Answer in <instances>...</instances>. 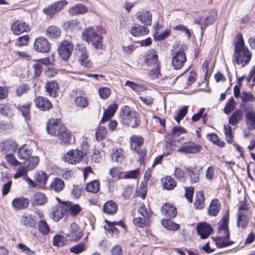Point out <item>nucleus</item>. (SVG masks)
<instances>
[{
    "instance_id": "3",
    "label": "nucleus",
    "mask_w": 255,
    "mask_h": 255,
    "mask_svg": "<svg viewBox=\"0 0 255 255\" xmlns=\"http://www.w3.org/2000/svg\"><path fill=\"white\" fill-rule=\"evenodd\" d=\"M229 215L227 212L221 221V224L219 226L218 231L221 235L215 240L217 246L219 248H224L229 246L233 244V242L230 241V234L228 229V223Z\"/></svg>"
},
{
    "instance_id": "55",
    "label": "nucleus",
    "mask_w": 255,
    "mask_h": 255,
    "mask_svg": "<svg viewBox=\"0 0 255 255\" xmlns=\"http://www.w3.org/2000/svg\"><path fill=\"white\" fill-rule=\"evenodd\" d=\"M43 12L47 15H49L50 17L53 16L55 13L58 12V9L55 3H52L51 5L43 9Z\"/></svg>"
},
{
    "instance_id": "33",
    "label": "nucleus",
    "mask_w": 255,
    "mask_h": 255,
    "mask_svg": "<svg viewBox=\"0 0 255 255\" xmlns=\"http://www.w3.org/2000/svg\"><path fill=\"white\" fill-rule=\"evenodd\" d=\"M118 209L117 204L111 200L107 202L104 205L103 210L105 213L109 215H113L116 213Z\"/></svg>"
},
{
    "instance_id": "59",
    "label": "nucleus",
    "mask_w": 255,
    "mask_h": 255,
    "mask_svg": "<svg viewBox=\"0 0 255 255\" xmlns=\"http://www.w3.org/2000/svg\"><path fill=\"white\" fill-rule=\"evenodd\" d=\"M242 101L244 102H255V97L251 93L243 92L240 96Z\"/></svg>"
},
{
    "instance_id": "51",
    "label": "nucleus",
    "mask_w": 255,
    "mask_h": 255,
    "mask_svg": "<svg viewBox=\"0 0 255 255\" xmlns=\"http://www.w3.org/2000/svg\"><path fill=\"white\" fill-rule=\"evenodd\" d=\"M208 19H210V17L205 13H204L202 15L195 18L194 22L200 25L202 28L203 26L209 24Z\"/></svg>"
},
{
    "instance_id": "48",
    "label": "nucleus",
    "mask_w": 255,
    "mask_h": 255,
    "mask_svg": "<svg viewBox=\"0 0 255 255\" xmlns=\"http://www.w3.org/2000/svg\"><path fill=\"white\" fill-rule=\"evenodd\" d=\"M207 138L212 142L214 144L218 145L220 147H223L225 145V142L219 139L217 134L215 133H209L207 135Z\"/></svg>"
},
{
    "instance_id": "21",
    "label": "nucleus",
    "mask_w": 255,
    "mask_h": 255,
    "mask_svg": "<svg viewBox=\"0 0 255 255\" xmlns=\"http://www.w3.org/2000/svg\"><path fill=\"white\" fill-rule=\"evenodd\" d=\"M51 218L56 222L59 221L64 216L62 206L59 204L53 206L51 209Z\"/></svg>"
},
{
    "instance_id": "37",
    "label": "nucleus",
    "mask_w": 255,
    "mask_h": 255,
    "mask_svg": "<svg viewBox=\"0 0 255 255\" xmlns=\"http://www.w3.org/2000/svg\"><path fill=\"white\" fill-rule=\"evenodd\" d=\"M161 183L163 187L167 190H172L176 185V182L171 176H167L162 178Z\"/></svg>"
},
{
    "instance_id": "39",
    "label": "nucleus",
    "mask_w": 255,
    "mask_h": 255,
    "mask_svg": "<svg viewBox=\"0 0 255 255\" xmlns=\"http://www.w3.org/2000/svg\"><path fill=\"white\" fill-rule=\"evenodd\" d=\"M243 113L240 110H237L229 119V122L233 126L238 124L242 119Z\"/></svg>"
},
{
    "instance_id": "54",
    "label": "nucleus",
    "mask_w": 255,
    "mask_h": 255,
    "mask_svg": "<svg viewBox=\"0 0 255 255\" xmlns=\"http://www.w3.org/2000/svg\"><path fill=\"white\" fill-rule=\"evenodd\" d=\"M83 188L78 185H73V188L71 190V196L73 198L78 199L82 194Z\"/></svg>"
},
{
    "instance_id": "30",
    "label": "nucleus",
    "mask_w": 255,
    "mask_h": 255,
    "mask_svg": "<svg viewBox=\"0 0 255 255\" xmlns=\"http://www.w3.org/2000/svg\"><path fill=\"white\" fill-rule=\"evenodd\" d=\"M221 206L218 200H213L210 203L208 213L210 215L216 216L221 209Z\"/></svg>"
},
{
    "instance_id": "16",
    "label": "nucleus",
    "mask_w": 255,
    "mask_h": 255,
    "mask_svg": "<svg viewBox=\"0 0 255 255\" xmlns=\"http://www.w3.org/2000/svg\"><path fill=\"white\" fill-rule=\"evenodd\" d=\"M198 234L201 239L208 238L211 234L213 229L211 226L206 223H199L196 227Z\"/></svg>"
},
{
    "instance_id": "22",
    "label": "nucleus",
    "mask_w": 255,
    "mask_h": 255,
    "mask_svg": "<svg viewBox=\"0 0 255 255\" xmlns=\"http://www.w3.org/2000/svg\"><path fill=\"white\" fill-rule=\"evenodd\" d=\"M88 11L87 8L81 3L75 4L70 7L68 9V13L71 15H76L78 14H84Z\"/></svg>"
},
{
    "instance_id": "64",
    "label": "nucleus",
    "mask_w": 255,
    "mask_h": 255,
    "mask_svg": "<svg viewBox=\"0 0 255 255\" xmlns=\"http://www.w3.org/2000/svg\"><path fill=\"white\" fill-rule=\"evenodd\" d=\"M82 210V208L78 204H73L69 208V213L72 216L78 215Z\"/></svg>"
},
{
    "instance_id": "14",
    "label": "nucleus",
    "mask_w": 255,
    "mask_h": 255,
    "mask_svg": "<svg viewBox=\"0 0 255 255\" xmlns=\"http://www.w3.org/2000/svg\"><path fill=\"white\" fill-rule=\"evenodd\" d=\"M77 54L79 57V61L82 65L88 68L92 66V63L88 59V55L85 47L79 46L78 50L77 51Z\"/></svg>"
},
{
    "instance_id": "6",
    "label": "nucleus",
    "mask_w": 255,
    "mask_h": 255,
    "mask_svg": "<svg viewBox=\"0 0 255 255\" xmlns=\"http://www.w3.org/2000/svg\"><path fill=\"white\" fill-rule=\"evenodd\" d=\"M143 141V138L139 135H133L129 138L130 148L132 151L139 155L138 161L140 164L144 163V158L146 155V150L141 148Z\"/></svg>"
},
{
    "instance_id": "40",
    "label": "nucleus",
    "mask_w": 255,
    "mask_h": 255,
    "mask_svg": "<svg viewBox=\"0 0 255 255\" xmlns=\"http://www.w3.org/2000/svg\"><path fill=\"white\" fill-rule=\"evenodd\" d=\"M1 181L4 182L2 188V194L5 196L8 194L12 184V181L6 175H3L1 178Z\"/></svg>"
},
{
    "instance_id": "43",
    "label": "nucleus",
    "mask_w": 255,
    "mask_h": 255,
    "mask_svg": "<svg viewBox=\"0 0 255 255\" xmlns=\"http://www.w3.org/2000/svg\"><path fill=\"white\" fill-rule=\"evenodd\" d=\"M100 183L98 180H94L87 183L86 190L88 192L97 193L100 190Z\"/></svg>"
},
{
    "instance_id": "17",
    "label": "nucleus",
    "mask_w": 255,
    "mask_h": 255,
    "mask_svg": "<svg viewBox=\"0 0 255 255\" xmlns=\"http://www.w3.org/2000/svg\"><path fill=\"white\" fill-rule=\"evenodd\" d=\"M144 62L148 66H153L157 63L158 56L153 49H150L145 53Z\"/></svg>"
},
{
    "instance_id": "9",
    "label": "nucleus",
    "mask_w": 255,
    "mask_h": 255,
    "mask_svg": "<svg viewBox=\"0 0 255 255\" xmlns=\"http://www.w3.org/2000/svg\"><path fill=\"white\" fill-rule=\"evenodd\" d=\"M65 234L69 237L71 241L77 242L83 237V233L79 226L73 222L67 227Z\"/></svg>"
},
{
    "instance_id": "24",
    "label": "nucleus",
    "mask_w": 255,
    "mask_h": 255,
    "mask_svg": "<svg viewBox=\"0 0 255 255\" xmlns=\"http://www.w3.org/2000/svg\"><path fill=\"white\" fill-rule=\"evenodd\" d=\"M149 29L142 25L133 26L130 28V33L134 36H141L149 33Z\"/></svg>"
},
{
    "instance_id": "28",
    "label": "nucleus",
    "mask_w": 255,
    "mask_h": 255,
    "mask_svg": "<svg viewBox=\"0 0 255 255\" xmlns=\"http://www.w3.org/2000/svg\"><path fill=\"white\" fill-rule=\"evenodd\" d=\"M18 111L22 114V116L25 121H29L30 119V104H18L17 106Z\"/></svg>"
},
{
    "instance_id": "29",
    "label": "nucleus",
    "mask_w": 255,
    "mask_h": 255,
    "mask_svg": "<svg viewBox=\"0 0 255 255\" xmlns=\"http://www.w3.org/2000/svg\"><path fill=\"white\" fill-rule=\"evenodd\" d=\"M46 35L49 38L57 39L61 35V30L57 26L51 25L46 29Z\"/></svg>"
},
{
    "instance_id": "19",
    "label": "nucleus",
    "mask_w": 255,
    "mask_h": 255,
    "mask_svg": "<svg viewBox=\"0 0 255 255\" xmlns=\"http://www.w3.org/2000/svg\"><path fill=\"white\" fill-rule=\"evenodd\" d=\"M35 104L36 107L42 111H47L52 108V104L49 100L45 97L39 96L35 99Z\"/></svg>"
},
{
    "instance_id": "62",
    "label": "nucleus",
    "mask_w": 255,
    "mask_h": 255,
    "mask_svg": "<svg viewBox=\"0 0 255 255\" xmlns=\"http://www.w3.org/2000/svg\"><path fill=\"white\" fill-rule=\"evenodd\" d=\"M174 175L175 177L181 182H184L185 181V175L184 172L182 169L179 168H175Z\"/></svg>"
},
{
    "instance_id": "57",
    "label": "nucleus",
    "mask_w": 255,
    "mask_h": 255,
    "mask_svg": "<svg viewBox=\"0 0 255 255\" xmlns=\"http://www.w3.org/2000/svg\"><path fill=\"white\" fill-rule=\"evenodd\" d=\"M43 12L47 15H49L50 17L53 16L55 13L58 12V9L55 3H52L51 5L43 9Z\"/></svg>"
},
{
    "instance_id": "25",
    "label": "nucleus",
    "mask_w": 255,
    "mask_h": 255,
    "mask_svg": "<svg viewBox=\"0 0 255 255\" xmlns=\"http://www.w3.org/2000/svg\"><path fill=\"white\" fill-rule=\"evenodd\" d=\"M17 148L16 143L12 140H7L3 142V147L2 151L4 152L6 154L7 153L14 152Z\"/></svg>"
},
{
    "instance_id": "46",
    "label": "nucleus",
    "mask_w": 255,
    "mask_h": 255,
    "mask_svg": "<svg viewBox=\"0 0 255 255\" xmlns=\"http://www.w3.org/2000/svg\"><path fill=\"white\" fill-rule=\"evenodd\" d=\"M161 224L165 228L171 231H177L180 228L178 224L166 219L162 220Z\"/></svg>"
},
{
    "instance_id": "42",
    "label": "nucleus",
    "mask_w": 255,
    "mask_h": 255,
    "mask_svg": "<svg viewBox=\"0 0 255 255\" xmlns=\"http://www.w3.org/2000/svg\"><path fill=\"white\" fill-rule=\"evenodd\" d=\"M204 195L202 191H199L196 193V198L194 205L197 209H201L204 206Z\"/></svg>"
},
{
    "instance_id": "31",
    "label": "nucleus",
    "mask_w": 255,
    "mask_h": 255,
    "mask_svg": "<svg viewBox=\"0 0 255 255\" xmlns=\"http://www.w3.org/2000/svg\"><path fill=\"white\" fill-rule=\"evenodd\" d=\"M137 19L143 24L150 25L152 21V14L149 11H142L141 14L137 17Z\"/></svg>"
},
{
    "instance_id": "34",
    "label": "nucleus",
    "mask_w": 255,
    "mask_h": 255,
    "mask_svg": "<svg viewBox=\"0 0 255 255\" xmlns=\"http://www.w3.org/2000/svg\"><path fill=\"white\" fill-rule=\"evenodd\" d=\"M117 108L118 105L116 104L110 105L107 110L104 112L101 123H104L106 121L112 118L114 115Z\"/></svg>"
},
{
    "instance_id": "2",
    "label": "nucleus",
    "mask_w": 255,
    "mask_h": 255,
    "mask_svg": "<svg viewBox=\"0 0 255 255\" xmlns=\"http://www.w3.org/2000/svg\"><path fill=\"white\" fill-rule=\"evenodd\" d=\"M46 130L48 134L57 137L63 143L69 144L70 142L71 132L60 121L51 120L47 124Z\"/></svg>"
},
{
    "instance_id": "63",
    "label": "nucleus",
    "mask_w": 255,
    "mask_h": 255,
    "mask_svg": "<svg viewBox=\"0 0 255 255\" xmlns=\"http://www.w3.org/2000/svg\"><path fill=\"white\" fill-rule=\"evenodd\" d=\"M29 90V86L27 84H22L20 85L16 90V94L20 97L23 94L27 92Z\"/></svg>"
},
{
    "instance_id": "15",
    "label": "nucleus",
    "mask_w": 255,
    "mask_h": 255,
    "mask_svg": "<svg viewBox=\"0 0 255 255\" xmlns=\"http://www.w3.org/2000/svg\"><path fill=\"white\" fill-rule=\"evenodd\" d=\"M11 29L14 34L19 35L23 32H28L30 28L25 22L16 21L11 25Z\"/></svg>"
},
{
    "instance_id": "18",
    "label": "nucleus",
    "mask_w": 255,
    "mask_h": 255,
    "mask_svg": "<svg viewBox=\"0 0 255 255\" xmlns=\"http://www.w3.org/2000/svg\"><path fill=\"white\" fill-rule=\"evenodd\" d=\"M12 208L16 210H21L26 208L29 204L28 199L22 197H16L13 199L11 203Z\"/></svg>"
},
{
    "instance_id": "50",
    "label": "nucleus",
    "mask_w": 255,
    "mask_h": 255,
    "mask_svg": "<svg viewBox=\"0 0 255 255\" xmlns=\"http://www.w3.org/2000/svg\"><path fill=\"white\" fill-rule=\"evenodd\" d=\"M86 245L84 243H80L73 247L70 248L69 250L71 253L75 254H78L86 250Z\"/></svg>"
},
{
    "instance_id": "32",
    "label": "nucleus",
    "mask_w": 255,
    "mask_h": 255,
    "mask_svg": "<svg viewBox=\"0 0 255 255\" xmlns=\"http://www.w3.org/2000/svg\"><path fill=\"white\" fill-rule=\"evenodd\" d=\"M46 174L42 171H38L34 174V180L41 187H43L47 180Z\"/></svg>"
},
{
    "instance_id": "27",
    "label": "nucleus",
    "mask_w": 255,
    "mask_h": 255,
    "mask_svg": "<svg viewBox=\"0 0 255 255\" xmlns=\"http://www.w3.org/2000/svg\"><path fill=\"white\" fill-rule=\"evenodd\" d=\"M65 187L64 181L57 177L54 178L50 183V188L55 192L61 191Z\"/></svg>"
},
{
    "instance_id": "58",
    "label": "nucleus",
    "mask_w": 255,
    "mask_h": 255,
    "mask_svg": "<svg viewBox=\"0 0 255 255\" xmlns=\"http://www.w3.org/2000/svg\"><path fill=\"white\" fill-rule=\"evenodd\" d=\"M43 12L47 15H49L50 17L53 16L55 13L58 12V9L55 3H52L51 5L43 9Z\"/></svg>"
},
{
    "instance_id": "45",
    "label": "nucleus",
    "mask_w": 255,
    "mask_h": 255,
    "mask_svg": "<svg viewBox=\"0 0 255 255\" xmlns=\"http://www.w3.org/2000/svg\"><path fill=\"white\" fill-rule=\"evenodd\" d=\"M67 243V239L61 235H56L53 239V245L57 247L64 246Z\"/></svg>"
},
{
    "instance_id": "13",
    "label": "nucleus",
    "mask_w": 255,
    "mask_h": 255,
    "mask_svg": "<svg viewBox=\"0 0 255 255\" xmlns=\"http://www.w3.org/2000/svg\"><path fill=\"white\" fill-rule=\"evenodd\" d=\"M34 49L38 52L46 53L50 50V45L46 38L39 37L34 41Z\"/></svg>"
},
{
    "instance_id": "53",
    "label": "nucleus",
    "mask_w": 255,
    "mask_h": 255,
    "mask_svg": "<svg viewBox=\"0 0 255 255\" xmlns=\"http://www.w3.org/2000/svg\"><path fill=\"white\" fill-rule=\"evenodd\" d=\"M107 128L103 127L100 126L96 132V137L98 140L104 139L107 135Z\"/></svg>"
},
{
    "instance_id": "4",
    "label": "nucleus",
    "mask_w": 255,
    "mask_h": 255,
    "mask_svg": "<svg viewBox=\"0 0 255 255\" xmlns=\"http://www.w3.org/2000/svg\"><path fill=\"white\" fill-rule=\"evenodd\" d=\"M120 117L122 124L128 127L134 128L140 124L138 114L128 106H125L121 109Z\"/></svg>"
},
{
    "instance_id": "41",
    "label": "nucleus",
    "mask_w": 255,
    "mask_h": 255,
    "mask_svg": "<svg viewBox=\"0 0 255 255\" xmlns=\"http://www.w3.org/2000/svg\"><path fill=\"white\" fill-rule=\"evenodd\" d=\"M30 154V150L26 145L20 147L17 151V157L20 159L27 160Z\"/></svg>"
},
{
    "instance_id": "26",
    "label": "nucleus",
    "mask_w": 255,
    "mask_h": 255,
    "mask_svg": "<svg viewBox=\"0 0 255 255\" xmlns=\"http://www.w3.org/2000/svg\"><path fill=\"white\" fill-rule=\"evenodd\" d=\"M46 92L50 96L55 97L57 96V91L58 90V85L55 81H47L45 85Z\"/></svg>"
},
{
    "instance_id": "12",
    "label": "nucleus",
    "mask_w": 255,
    "mask_h": 255,
    "mask_svg": "<svg viewBox=\"0 0 255 255\" xmlns=\"http://www.w3.org/2000/svg\"><path fill=\"white\" fill-rule=\"evenodd\" d=\"M83 153L78 149H72L67 152L64 156L66 162L70 164H76L82 160Z\"/></svg>"
},
{
    "instance_id": "10",
    "label": "nucleus",
    "mask_w": 255,
    "mask_h": 255,
    "mask_svg": "<svg viewBox=\"0 0 255 255\" xmlns=\"http://www.w3.org/2000/svg\"><path fill=\"white\" fill-rule=\"evenodd\" d=\"M73 44L70 41H64L59 46L58 52L59 56L63 60L69 59L73 51Z\"/></svg>"
},
{
    "instance_id": "11",
    "label": "nucleus",
    "mask_w": 255,
    "mask_h": 255,
    "mask_svg": "<svg viewBox=\"0 0 255 255\" xmlns=\"http://www.w3.org/2000/svg\"><path fill=\"white\" fill-rule=\"evenodd\" d=\"M201 146L192 141L184 142L178 149V152L185 154H194L199 152Z\"/></svg>"
},
{
    "instance_id": "47",
    "label": "nucleus",
    "mask_w": 255,
    "mask_h": 255,
    "mask_svg": "<svg viewBox=\"0 0 255 255\" xmlns=\"http://www.w3.org/2000/svg\"><path fill=\"white\" fill-rule=\"evenodd\" d=\"M38 230L42 235H45L49 233L50 228L45 221L40 220L38 222Z\"/></svg>"
},
{
    "instance_id": "5",
    "label": "nucleus",
    "mask_w": 255,
    "mask_h": 255,
    "mask_svg": "<svg viewBox=\"0 0 255 255\" xmlns=\"http://www.w3.org/2000/svg\"><path fill=\"white\" fill-rule=\"evenodd\" d=\"M82 38L88 43L91 42L96 49H102L103 36L99 34L94 27L90 26L85 29L82 34Z\"/></svg>"
},
{
    "instance_id": "61",
    "label": "nucleus",
    "mask_w": 255,
    "mask_h": 255,
    "mask_svg": "<svg viewBox=\"0 0 255 255\" xmlns=\"http://www.w3.org/2000/svg\"><path fill=\"white\" fill-rule=\"evenodd\" d=\"M188 111V107L184 106L181 109L179 110L177 113L176 116L174 118L175 120L178 123H179L180 121L182 120L184 117L186 116Z\"/></svg>"
},
{
    "instance_id": "8",
    "label": "nucleus",
    "mask_w": 255,
    "mask_h": 255,
    "mask_svg": "<svg viewBox=\"0 0 255 255\" xmlns=\"http://www.w3.org/2000/svg\"><path fill=\"white\" fill-rule=\"evenodd\" d=\"M251 214L245 204L241 205L239 208L237 226L239 228L246 229L248 225Z\"/></svg>"
},
{
    "instance_id": "44",
    "label": "nucleus",
    "mask_w": 255,
    "mask_h": 255,
    "mask_svg": "<svg viewBox=\"0 0 255 255\" xmlns=\"http://www.w3.org/2000/svg\"><path fill=\"white\" fill-rule=\"evenodd\" d=\"M133 223L134 225L140 228H144L149 225V219L142 217H138L133 219Z\"/></svg>"
},
{
    "instance_id": "52",
    "label": "nucleus",
    "mask_w": 255,
    "mask_h": 255,
    "mask_svg": "<svg viewBox=\"0 0 255 255\" xmlns=\"http://www.w3.org/2000/svg\"><path fill=\"white\" fill-rule=\"evenodd\" d=\"M76 105L80 108H85L88 105V101L86 98L83 96H77L75 99Z\"/></svg>"
},
{
    "instance_id": "49",
    "label": "nucleus",
    "mask_w": 255,
    "mask_h": 255,
    "mask_svg": "<svg viewBox=\"0 0 255 255\" xmlns=\"http://www.w3.org/2000/svg\"><path fill=\"white\" fill-rule=\"evenodd\" d=\"M236 107V102L233 97H231L226 103L224 108V112L226 114H229Z\"/></svg>"
},
{
    "instance_id": "36",
    "label": "nucleus",
    "mask_w": 255,
    "mask_h": 255,
    "mask_svg": "<svg viewBox=\"0 0 255 255\" xmlns=\"http://www.w3.org/2000/svg\"><path fill=\"white\" fill-rule=\"evenodd\" d=\"M112 160L121 162L124 158V151L122 148L113 149L111 153Z\"/></svg>"
},
{
    "instance_id": "35",
    "label": "nucleus",
    "mask_w": 255,
    "mask_h": 255,
    "mask_svg": "<svg viewBox=\"0 0 255 255\" xmlns=\"http://www.w3.org/2000/svg\"><path fill=\"white\" fill-rule=\"evenodd\" d=\"M245 117L248 127L251 129H255V112L254 111H247Z\"/></svg>"
},
{
    "instance_id": "38",
    "label": "nucleus",
    "mask_w": 255,
    "mask_h": 255,
    "mask_svg": "<svg viewBox=\"0 0 255 255\" xmlns=\"http://www.w3.org/2000/svg\"><path fill=\"white\" fill-rule=\"evenodd\" d=\"M20 222L22 225L28 227H33L36 224L32 216L27 213H25L21 216Z\"/></svg>"
},
{
    "instance_id": "56",
    "label": "nucleus",
    "mask_w": 255,
    "mask_h": 255,
    "mask_svg": "<svg viewBox=\"0 0 255 255\" xmlns=\"http://www.w3.org/2000/svg\"><path fill=\"white\" fill-rule=\"evenodd\" d=\"M43 12L47 15H49L50 17L53 16L55 13L58 12V9L55 3H52L51 5L43 9Z\"/></svg>"
},
{
    "instance_id": "1",
    "label": "nucleus",
    "mask_w": 255,
    "mask_h": 255,
    "mask_svg": "<svg viewBox=\"0 0 255 255\" xmlns=\"http://www.w3.org/2000/svg\"><path fill=\"white\" fill-rule=\"evenodd\" d=\"M236 41H235V50L234 59L238 65L244 67L247 65L252 57V53L249 48L245 46L244 40L241 35L237 36Z\"/></svg>"
},
{
    "instance_id": "20",
    "label": "nucleus",
    "mask_w": 255,
    "mask_h": 255,
    "mask_svg": "<svg viewBox=\"0 0 255 255\" xmlns=\"http://www.w3.org/2000/svg\"><path fill=\"white\" fill-rule=\"evenodd\" d=\"M31 202L34 205L42 206L47 203V198L44 194L40 192H37L34 193L31 197Z\"/></svg>"
},
{
    "instance_id": "7",
    "label": "nucleus",
    "mask_w": 255,
    "mask_h": 255,
    "mask_svg": "<svg viewBox=\"0 0 255 255\" xmlns=\"http://www.w3.org/2000/svg\"><path fill=\"white\" fill-rule=\"evenodd\" d=\"M187 46L185 45H182L179 50H175L174 53L172 64L175 69L181 68L186 61V55L184 51L186 50Z\"/></svg>"
},
{
    "instance_id": "60",
    "label": "nucleus",
    "mask_w": 255,
    "mask_h": 255,
    "mask_svg": "<svg viewBox=\"0 0 255 255\" xmlns=\"http://www.w3.org/2000/svg\"><path fill=\"white\" fill-rule=\"evenodd\" d=\"M138 213L141 217L145 218V219H149L151 217V212H148L144 204L142 203L137 210Z\"/></svg>"
},
{
    "instance_id": "23",
    "label": "nucleus",
    "mask_w": 255,
    "mask_h": 255,
    "mask_svg": "<svg viewBox=\"0 0 255 255\" xmlns=\"http://www.w3.org/2000/svg\"><path fill=\"white\" fill-rule=\"evenodd\" d=\"M161 210L162 214L169 218H174L177 214L176 208L170 204H164Z\"/></svg>"
}]
</instances>
